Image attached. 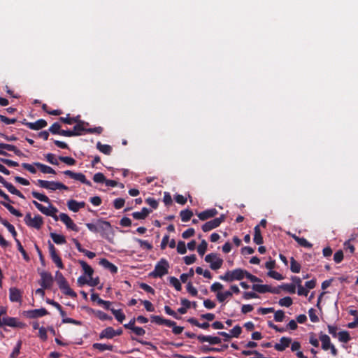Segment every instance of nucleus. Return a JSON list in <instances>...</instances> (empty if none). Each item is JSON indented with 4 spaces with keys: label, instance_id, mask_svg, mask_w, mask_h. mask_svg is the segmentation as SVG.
I'll use <instances>...</instances> for the list:
<instances>
[{
    "label": "nucleus",
    "instance_id": "1",
    "mask_svg": "<svg viewBox=\"0 0 358 358\" xmlns=\"http://www.w3.org/2000/svg\"><path fill=\"white\" fill-rule=\"evenodd\" d=\"M86 227L93 233H100L102 235L107 234L111 229L110 222L102 219L96 220L94 222L87 223Z\"/></svg>",
    "mask_w": 358,
    "mask_h": 358
},
{
    "label": "nucleus",
    "instance_id": "2",
    "mask_svg": "<svg viewBox=\"0 0 358 358\" xmlns=\"http://www.w3.org/2000/svg\"><path fill=\"white\" fill-rule=\"evenodd\" d=\"M8 326L10 327L23 328L25 324L20 322L15 317H11L6 315L4 308L0 310V327Z\"/></svg>",
    "mask_w": 358,
    "mask_h": 358
},
{
    "label": "nucleus",
    "instance_id": "3",
    "mask_svg": "<svg viewBox=\"0 0 358 358\" xmlns=\"http://www.w3.org/2000/svg\"><path fill=\"white\" fill-rule=\"evenodd\" d=\"M169 264L165 259H161L155 265L154 271L150 273L152 277L162 278L168 273Z\"/></svg>",
    "mask_w": 358,
    "mask_h": 358
},
{
    "label": "nucleus",
    "instance_id": "4",
    "mask_svg": "<svg viewBox=\"0 0 358 358\" xmlns=\"http://www.w3.org/2000/svg\"><path fill=\"white\" fill-rule=\"evenodd\" d=\"M37 184L42 188L47 189L50 191H55L57 189L68 190L69 187L59 182L48 181L44 180H38Z\"/></svg>",
    "mask_w": 358,
    "mask_h": 358
},
{
    "label": "nucleus",
    "instance_id": "5",
    "mask_svg": "<svg viewBox=\"0 0 358 358\" xmlns=\"http://www.w3.org/2000/svg\"><path fill=\"white\" fill-rule=\"evenodd\" d=\"M205 261L210 264V267L213 270H217L220 268L223 264V259H221L217 254L210 253L205 257Z\"/></svg>",
    "mask_w": 358,
    "mask_h": 358
},
{
    "label": "nucleus",
    "instance_id": "6",
    "mask_svg": "<svg viewBox=\"0 0 358 358\" xmlns=\"http://www.w3.org/2000/svg\"><path fill=\"white\" fill-rule=\"evenodd\" d=\"M24 222L30 227L39 229L43 222L41 215H37L32 217L30 213H27L24 217Z\"/></svg>",
    "mask_w": 358,
    "mask_h": 358
},
{
    "label": "nucleus",
    "instance_id": "7",
    "mask_svg": "<svg viewBox=\"0 0 358 358\" xmlns=\"http://www.w3.org/2000/svg\"><path fill=\"white\" fill-rule=\"evenodd\" d=\"M320 340L322 343V348L324 350H331V352L333 355H337V350L335 346L331 343L330 338L326 334H321L320 336Z\"/></svg>",
    "mask_w": 358,
    "mask_h": 358
},
{
    "label": "nucleus",
    "instance_id": "8",
    "mask_svg": "<svg viewBox=\"0 0 358 358\" xmlns=\"http://www.w3.org/2000/svg\"><path fill=\"white\" fill-rule=\"evenodd\" d=\"M48 249L50 252V256L52 260V262L57 265V266L61 269L64 268V265L62 261L59 256L57 255L56 248L53 245L52 243L49 242L48 243Z\"/></svg>",
    "mask_w": 358,
    "mask_h": 358
},
{
    "label": "nucleus",
    "instance_id": "9",
    "mask_svg": "<svg viewBox=\"0 0 358 358\" xmlns=\"http://www.w3.org/2000/svg\"><path fill=\"white\" fill-rule=\"evenodd\" d=\"M41 279L39 280L40 285L43 289H49L52 285L53 282V278L52 275L48 272H41Z\"/></svg>",
    "mask_w": 358,
    "mask_h": 358
},
{
    "label": "nucleus",
    "instance_id": "10",
    "mask_svg": "<svg viewBox=\"0 0 358 358\" xmlns=\"http://www.w3.org/2000/svg\"><path fill=\"white\" fill-rule=\"evenodd\" d=\"M224 215H221L220 217L215 218L209 222H206L202 226L203 231L206 232L217 227L224 220Z\"/></svg>",
    "mask_w": 358,
    "mask_h": 358
},
{
    "label": "nucleus",
    "instance_id": "11",
    "mask_svg": "<svg viewBox=\"0 0 358 358\" xmlns=\"http://www.w3.org/2000/svg\"><path fill=\"white\" fill-rule=\"evenodd\" d=\"M24 315L28 318H38L48 314L45 308L29 310L24 312Z\"/></svg>",
    "mask_w": 358,
    "mask_h": 358
},
{
    "label": "nucleus",
    "instance_id": "12",
    "mask_svg": "<svg viewBox=\"0 0 358 358\" xmlns=\"http://www.w3.org/2000/svg\"><path fill=\"white\" fill-rule=\"evenodd\" d=\"M60 220L65 224L67 228L72 229L75 231H78V227L73 222L71 218L66 213H60Z\"/></svg>",
    "mask_w": 358,
    "mask_h": 358
},
{
    "label": "nucleus",
    "instance_id": "13",
    "mask_svg": "<svg viewBox=\"0 0 358 358\" xmlns=\"http://www.w3.org/2000/svg\"><path fill=\"white\" fill-rule=\"evenodd\" d=\"M22 292L16 287H11L9 289V299L12 302L21 303Z\"/></svg>",
    "mask_w": 358,
    "mask_h": 358
},
{
    "label": "nucleus",
    "instance_id": "14",
    "mask_svg": "<svg viewBox=\"0 0 358 358\" xmlns=\"http://www.w3.org/2000/svg\"><path fill=\"white\" fill-rule=\"evenodd\" d=\"M292 343V338L288 337H282L278 343H275L274 348L278 351L285 350Z\"/></svg>",
    "mask_w": 358,
    "mask_h": 358
},
{
    "label": "nucleus",
    "instance_id": "15",
    "mask_svg": "<svg viewBox=\"0 0 358 358\" xmlns=\"http://www.w3.org/2000/svg\"><path fill=\"white\" fill-rule=\"evenodd\" d=\"M85 203L84 201L78 202L76 200L71 199L67 202L69 209L73 212H78L80 208H84Z\"/></svg>",
    "mask_w": 358,
    "mask_h": 358
},
{
    "label": "nucleus",
    "instance_id": "16",
    "mask_svg": "<svg viewBox=\"0 0 358 358\" xmlns=\"http://www.w3.org/2000/svg\"><path fill=\"white\" fill-rule=\"evenodd\" d=\"M252 289L254 291L262 294L266 292H275L274 290L271 288V287L268 285L254 284L252 286Z\"/></svg>",
    "mask_w": 358,
    "mask_h": 358
},
{
    "label": "nucleus",
    "instance_id": "17",
    "mask_svg": "<svg viewBox=\"0 0 358 358\" xmlns=\"http://www.w3.org/2000/svg\"><path fill=\"white\" fill-rule=\"evenodd\" d=\"M246 272L247 271L241 268L230 271L232 281L243 279L245 278Z\"/></svg>",
    "mask_w": 358,
    "mask_h": 358
},
{
    "label": "nucleus",
    "instance_id": "18",
    "mask_svg": "<svg viewBox=\"0 0 358 358\" xmlns=\"http://www.w3.org/2000/svg\"><path fill=\"white\" fill-rule=\"evenodd\" d=\"M217 211L215 208L208 209L198 214V217L201 220H206L208 218L213 217L216 215Z\"/></svg>",
    "mask_w": 358,
    "mask_h": 358
},
{
    "label": "nucleus",
    "instance_id": "19",
    "mask_svg": "<svg viewBox=\"0 0 358 358\" xmlns=\"http://www.w3.org/2000/svg\"><path fill=\"white\" fill-rule=\"evenodd\" d=\"M231 296L232 292H231L230 290L218 292L216 294L217 300L222 304L224 303L227 301H228Z\"/></svg>",
    "mask_w": 358,
    "mask_h": 358
},
{
    "label": "nucleus",
    "instance_id": "20",
    "mask_svg": "<svg viewBox=\"0 0 358 358\" xmlns=\"http://www.w3.org/2000/svg\"><path fill=\"white\" fill-rule=\"evenodd\" d=\"M86 125H88V123L85 122H78L77 124L73 127V130H71L73 136L81 135L83 131L87 130L85 128Z\"/></svg>",
    "mask_w": 358,
    "mask_h": 358
},
{
    "label": "nucleus",
    "instance_id": "21",
    "mask_svg": "<svg viewBox=\"0 0 358 358\" xmlns=\"http://www.w3.org/2000/svg\"><path fill=\"white\" fill-rule=\"evenodd\" d=\"M46 125L47 122L43 119L38 120L34 122L27 123L28 127L34 130H38L40 129L45 127Z\"/></svg>",
    "mask_w": 358,
    "mask_h": 358
},
{
    "label": "nucleus",
    "instance_id": "22",
    "mask_svg": "<svg viewBox=\"0 0 358 358\" xmlns=\"http://www.w3.org/2000/svg\"><path fill=\"white\" fill-rule=\"evenodd\" d=\"M115 336V330L113 328L108 327L103 330L99 334L100 338H108L110 339Z\"/></svg>",
    "mask_w": 358,
    "mask_h": 358
},
{
    "label": "nucleus",
    "instance_id": "23",
    "mask_svg": "<svg viewBox=\"0 0 358 358\" xmlns=\"http://www.w3.org/2000/svg\"><path fill=\"white\" fill-rule=\"evenodd\" d=\"M150 213V210L147 208H143L141 211L134 212L132 216L136 220L145 219Z\"/></svg>",
    "mask_w": 358,
    "mask_h": 358
},
{
    "label": "nucleus",
    "instance_id": "24",
    "mask_svg": "<svg viewBox=\"0 0 358 358\" xmlns=\"http://www.w3.org/2000/svg\"><path fill=\"white\" fill-rule=\"evenodd\" d=\"M34 165L38 168L43 173L55 174V171L50 166L40 162H35Z\"/></svg>",
    "mask_w": 358,
    "mask_h": 358
},
{
    "label": "nucleus",
    "instance_id": "25",
    "mask_svg": "<svg viewBox=\"0 0 358 358\" xmlns=\"http://www.w3.org/2000/svg\"><path fill=\"white\" fill-rule=\"evenodd\" d=\"M99 264L104 268L108 269L113 273H115L117 271V268L106 259H101L99 262Z\"/></svg>",
    "mask_w": 358,
    "mask_h": 358
},
{
    "label": "nucleus",
    "instance_id": "26",
    "mask_svg": "<svg viewBox=\"0 0 358 358\" xmlns=\"http://www.w3.org/2000/svg\"><path fill=\"white\" fill-rule=\"evenodd\" d=\"M292 237L297 242L299 245L306 248H311L313 245L309 243L306 238L297 236L295 234H292Z\"/></svg>",
    "mask_w": 358,
    "mask_h": 358
},
{
    "label": "nucleus",
    "instance_id": "27",
    "mask_svg": "<svg viewBox=\"0 0 358 358\" xmlns=\"http://www.w3.org/2000/svg\"><path fill=\"white\" fill-rule=\"evenodd\" d=\"M79 264L82 266L85 275H87L88 278H91L94 273L92 268L83 260H80Z\"/></svg>",
    "mask_w": 358,
    "mask_h": 358
},
{
    "label": "nucleus",
    "instance_id": "28",
    "mask_svg": "<svg viewBox=\"0 0 358 358\" xmlns=\"http://www.w3.org/2000/svg\"><path fill=\"white\" fill-rule=\"evenodd\" d=\"M0 203L2 204L5 208H6L8 209V210L12 215H13L16 217H19L22 216V214L19 210L15 209L13 206L10 205L8 203L4 202V201H1Z\"/></svg>",
    "mask_w": 358,
    "mask_h": 358
},
{
    "label": "nucleus",
    "instance_id": "29",
    "mask_svg": "<svg viewBox=\"0 0 358 358\" xmlns=\"http://www.w3.org/2000/svg\"><path fill=\"white\" fill-rule=\"evenodd\" d=\"M254 231H255V234H254V242L257 244V245H260L263 243V238L262 236V234H261V231H260V229H259V225H257L255 228H254Z\"/></svg>",
    "mask_w": 358,
    "mask_h": 358
},
{
    "label": "nucleus",
    "instance_id": "30",
    "mask_svg": "<svg viewBox=\"0 0 358 358\" xmlns=\"http://www.w3.org/2000/svg\"><path fill=\"white\" fill-rule=\"evenodd\" d=\"M96 148L105 155H110L112 151V148L109 145L102 144L100 142L96 143Z\"/></svg>",
    "mask_w": 358,
    "mask_h": 358
},
{
    "label": "nucleus",
    "instance_id": "31",
    "mask_svg": "<svg viewBox=\"0 0 358 358\" xmlns=\"http://www.w3.org/2000/svg\"><path fill=\"white\" fill-rule=\"evenodd\" d=\"M59 289L64 294L67 296H69L72 298H76L77 296L76 293L71 289L68 283L61 287Z\"/></svg>",
    "mask_w": 358,
    "mask_h": 358
},
{
    "label": "nucleus",
    "instance_id": "32",
    "mask_svg": "<svg viewBox=\"0 0 358 358\" xmlns=\"http://www.w3.org/2000/svg\"><path fill=\"white\" fill-rule=\"evenodd\" d=\"M4 187L11 194L17 195L20 198H24L23 194L19 190H17L11 183L7 182L6 184H5Z\"/></svg>",
    "mask_w": 358,
    "mask_h": 358
},
{
    "label": "nucleus",
    "instance_id": "33",
    "mask_svg": "<svg viewBox=\"0 0 358 358\" xmlns=\"http://www.w3.org/2000/svg\"><path fill=\"white\" fill-rule=\"evenodd\" d=\"M3 226H5L8 231L12 234L13 237L15 239L17 236V232L15 229V227L13 225L10 224L7 220L2 219V220L0 222Z\"/></svg>",
    "mask_w": 358,
    "mask_h": 358
},
{
    "label": "nucleus",
    "instance_id": "34",
    "mask_svg": "<svg viewBox=\"0 0 358 358\" xmlns=\"http://www.w3.org/2000/svg\"><path fill=\"white\" fill-rule=\"evenodd\" d=\"M50 237L56 244H64L66 243L65 237L63 235L51 233Z\"/></svg>",
    "mask_w": 358,
    "mask_h": 358
},
{
    "label": "nucleus",
    "instance_id": "35",
    "mask_svg": "<svg viewBox=\"0 0 358 358\" xmlns=\"http://www.w3.org/2000/svg\"><path fill=\"white\" fill-rule=\"evenodd\" d=\"M110 311L112 312V313L115 316V319L118 322L122 323L123 322V320L125 319V315L122 311V310H120V309L116 310V309H114V308H111Z\"/></svg>",
    "mask_w": 358,
    "mask_h": 358
},
{
    "label": "nucleus",
    "instance_id": "36",
    "mask_svg": "<svg viewBox=\"0 0 358 358\" xmlns=\"http://www.w3.org/2000/svg\"><path fill=\"white\" fill-rule=\"evenodd\" d=\"M93 348L94 349H97L101 352H103L105 350H113V346L112 345L103 344V343H94Z\"/></svg>",
    "mask_w": 358,
    "mask_h": 358
},
{
    "label": "nucleus",
    "instance_id": "37",
    "mask_svg": "<svg viewBox=\"0 0 358 358\" xmlns=\"http://www.w3.org/2000/svg\"><path fill=\"white\" fill-rule=\"evenodd\" d=\"M73 179L88 186H92L91 182L87 180L85 176L82 173H76Z\"/></svg>",
    "mask_w": 358,
    "mask_h": 358
},
{
    "label": "nucleus",
    "instance_id": "38",
    "mask_svg": "<svg viewBox=\"0 0 358 358\" xmlns=\"http://www.w3.org/2000/svg\"><path fill=\"white\" fill-rule=\"evenodd\" d=\"M31 194L35 199L39 200L40 201L48 203H50V199L46 195H45L43 194H41L37 192H32Z\"/></svg>",
    "mask_w": 358,
    "mask_h": 358
},
{
    "label": "nucleus",
    "instance_id": "39",
    "mask_svg": "<svg viewBox=\"0 0 358 358\" xmlns=\"http://www.w3.org/2000/svg\"><path fill=\"white\" fill-rule=\"evenodd\" d=\"M46 213H43V214L53 217L56 220L58 219L57 217L55 215V214L57 213V209L50 204L48 207H46Z\"/></svg>",
    "mask_w": 358,
    "mask_h": 358
},
{
    "label": "nucleus",
    "instance_id": "40",
    "mask_svg": "<svg viewBox=\"0 0 358 358\" xmlns=\"http://www.w3.org/2000/svg\"><path fill=\"white\" fill-rule=\"evenodd\" d=\"M55 275H56V280H57V282L59 288L68 283L67 281L66 280L65 278L63 276V275L59 271H57L55 273Z\"/></svg>",
    "mask_w": 358,
    "mask_h": 358
},
{
    "label": "nucleus",
    "instance_id": "41",
    "mask_svg": "<svg viewBox=\"0 0 358 358\" xmlns=\"http://www.w3.org/2000/svg\"><path fill=\"white\" fill-rule=\"evenodd\" d=\"M193 213L189 210H184L180 212V217L182 222L189 221L192 217Z\"/></svg>",
    "mask_w": 358,
    "mask_h": 358
},
{
    "label": "nucleus",
    "instance_id": "42",
    "mask_svg": "<svg viewBox=\"0 0 358 358\" xmlns=\"http://www.w3.org/2000/svg\"><path fill=\"white\" fill-rule=\"evenodd\" d=\"M337 337H338V340L341 342H343V343H347L350 339L349 334L347 331H340L338 334Z\"/></svg>",
    "mask_w": 358,
    "mask_h": 358
},
{
    "label": "nucleus",
    "instance_id": "43",
    "mask_svg": "<svg viewBox=\"0 0 358 358\" xmlns=\"http://www.w3.org/2000/svg\"><path fill=\"white\" fill-rule=\"evenodd\" d=\"M290 269L293 273H298L300 272V264L293 258H291Z\"/></svg>",
    "mask_w": 358,
    "mask_h": 358
},
{
    "label": "nucleus",
    "instance_id": "44",
    "mask_svg": "<svg viewBox=\"0 0 358 358\" xmlns=\"http://www.w3.org/2000/svg\"><path fill=\"white\" fill-rule=\"evenodd\" d=\"M170 284L175 287L177 291H180L182 289L181 284L178 278L176 277L169 278Z\"/></svg>",
    "mask_w": 358,
    "mask_h": 358
},
{
    "label": "nucleus",
    "instance_id": "45",
    "mask_svg": "<svg viewBox=\"0 0 358 358\" xmlns=\"http://www.w3.org/2000/svg\"><path fill=\"white\" fill-rule=\"evenodd\" d=\"M223 287L224 286L222 284L218 282H215L211 285L210 289L212 292H214L217 294L218 292H222Z\"/></svg>",
    "mask_w": 358,
    "mask_h": 358
},
{
    "label": "nucleus",
    "instance_id": "46",
    "mask_svg": "<svg viewBox=\"0 0 358 358\" xmlns=\"http://www.w3.org/2000/svg\"><path fill=\"white\" fill-rule=\"evenodd\" d=\"M278 303L281 306L289 307L292 304V299L289 296L280 299Z\"/></svg>",
    "mask_w": 358,
    "mask_h": 358
},
{
    "label": "nucleus",
    "instance_id": "47",
    "mask_svg": "<svg viewBox=\"0 0 358 358\" xmlns=\"http://www.w3.org/2000/svg\"><path fill=\"white\" fill-rule=\"evenodd\" d=\"M46 160L48 162H49L51 164L53 165H58L59 162L58 159L56 158L55 155L52 153H48L45 156Z\"/></svg>",
    "mask_w": 358,
    "mask_h": 358
},
{
    "label": "nucleus",
    "instance_id": "48",
    "mask_svg": "<svg viewBox=\"0 0 358 358\" xmlns=\"http://www.w3.org/2000/svg\"><path fill=\"white\" fill-rule=\"evenodd\" d=\"M207 243L205 240H203L201 243L199 245L197 248V252L201 255L203 256L207 250Z\"/></svg>",
    "mask_w": 358,
    "mask_h": 358
},
{
    "label": "nucleus",
    "instance_id": "49",
    "mask_svg": "<svg viewBox=\"0 0 358 358\" xmlns=\"http://www.w3.org/2000/svg\"><path fill=\"white\" fill-rule=\"evenodd\" d=\"M135 241L138 243L140 246L142 248L147 249V250H151L152 248V245L148 242L147 241H143L139 238H135Z\"/></svg>",
    "mask_w": 358,
    "mask_h": 358
},
{
    "label": "nucleus",
    "instance_id": "50",
    "mask_svg": "<svg viewBox=\"0 0 358 358\" xmlns=\"http://www.w3.org/2000/svg\"><path fill=\"white\" fill-rule=\"evenodd\" d=\"M177 252L179 254L183 255L187 252V246L183 241H179L177 245Z\"/></svg>",
    "mask_w": 358,
    "mask_h": 358
},
{
    "label": "nucleus",
    "instance_id": "51",
    "mask_svg": "<svg viewBox=\"0 0 358 358\" xmlns=\"http://www.w3.org/2000/svg\"><path fill=\"white\" fill-rule=\"evenodd\" d=\"M93 180L95 182L102 183V182H105L106 178L103 173H96L94 175Z\"/></svg>",
    "mask_w": 358,
    "mask_h": 358
},
{
    "label": "nucleus",
    "instance_id": "52",
    "mask_svg": "<svg viewBox=\"0 0 358 358\" xmlns=\"http://www.w3.org/2000/svg\"><path fill=\"white\" fill-rule=\"evenodd\" d=\"M267 275L269 277H271V278H273L275 280H281L283 279L282 275L280 273H279L278 272L275 271H272V270L269 271L268 272Z\"/></svg>",
    "mask_w": 358,
    "mask_h": 358
},
{
    "label": "nucleus",
    "instance_id": "53",
    "mask_svg": "<svg viewBox=\"0 0 358 358\" xmlns=\"http://www.w3.org/2000/svg\"><path fill=\"white\" fill-rule=\"evenodd\" d=\"M241 327L240 326L236 325L232 329H231L230 334L231 337L237 338L241 334Z\"/></svg>",
    "mask_w": 358,
    "mask_h": 358
},
{
    "label": "nucleus",
    "instance_id": "54",
    "mask_svg": "<svg viewBox=\"0 0 358 358\" xmlns=\"http://www.w3.org/2000/svg\"><path fill=\"white\" fill-rule=\"evenodd\" d=\"M59 159L70 166L74 165L76 164V160L70 157H59Z\"/></svg>",
    "mask_w": 358,
    "mask_h": 358
},
{
    "label": "nucleus",
    "instance_id": "55",
    "mask_svg": "<svg viewBox=\"0 0 358 358\" xmlns=\"http://www.w3.org/2000/svg\"><path fill=\"white\" fill-rule=\"evenodd\" d=\"M285 318L284 311L279 310L275 312L274 319L276 322H282Z\"/></svg>",
    "mask_w": 358,
    "mask_h": 358
},
{
    "label": "nucleus",
    "instance_id": "56",
    "mask_svg": "<svg viewBox=\"0 0 358 358\" xmlns=\"http://www.w3.org/2000/svg\"><path fill=\"white\" fill-rule=\"evenodd\" d=\"M22 166L24 169H26L27 171H29L33 174L36 173V169L35 168L36 166L34 165V163L33 164L23 163Z\"/></svg>",
    "mask_w": 358,
    "mask_h": 358
},
{
    "label": "nucleus",
    "instance_id": "57",
    "mask_svg": "<svg viewBox=\"0 0 358 358\" xmlns=\"http://www.w3.org/2000/svg\"><path fill=\"white\" fill-rule=\"evenodd\" d=\"M38 336L43 341L48 339L47 329L45 327H42L39 329Z\"/></svg>",
    "mask_w": 358,
    "mask_h": 358
},
{
    "label": "nucleus",
    "instance_id": "58",
    "mask_svg": "<svg viewBox=\"0 0 358 358\" xmlns=\"http://www.w3.org/2000/svg\"><path fill=\"white\" fill-rule=\"evenodd\" d=\"M21 345H22V342L20 341H19L17 342L16 346L14 348L12 353L10 354L11 357L15 358L19 355Z\"/></svg>",
    "mask_w": 358,
    "mask_h": 358
},
{
    "label": "nucleus",
    "instance_id": "59",
    "mask_svg": "<svg viewBox=\"0 0 358 358\" xmlns=\"http://www.w3.org/2000/svg\"><path fill=\"white\" fill-rule=\"evenodd\" d=\"M243 297L246 299H257L259 298V296L253 292H245L243 293Z\"/></svg>",
    "mask_w": 358,
    "mask_h": 358
},
{
    "label": "nucleus",
    "instance_id": "60",
    "mask_svg": "<svg viewBox=\"0 0 358 358\" xmlns=\"http://www.w3.org/2000/svg\"><path fill=\"white\" fill-rule=\"evenodd\" d=\"M194 234V229L193 228H189L182 234L183 238H188L193 236Z\"/></svg>",
    "mask_w": 358,
    "mask_h": 358
},
{
    "label": "nucleus",
    "instance_id": "61",
    "mask_svg": "<svg viewBox=\"0 0 358 358\" xmlns=\"http://www.w3.org/2000/svg\"><path fill=\"white\" fill-rule=\"evenodd\" d=\"M184 262L187 265H190L195 262L196 257L194 255H192L189 256H185L184 258Z\"/></svg>",
    "mask_w": 358,
    "mask_h": 358
},
{
    "label": "nucleus",
    "instance_id": "62",
    "mask_svg": "<svg viewBox=\"0 0 358 358\" xmlns=\"http://www.w3.org/2000/svg\"><path fill=\"white\" fill-rule=\"evenodd\" d=\"M60 124L59 123H54L49 129L50 131L52 134H59L61 131Z\"/></svg>",
    "mask_w": 358,
    "mask_h": 358
},
{
    "label": "nucleus",
    "instance_id": "63",
    "mask_svg": "<svg viewBox=\"0 0 358 358\" xmlns=\"http://www.w3.org/2000/svg\"><path fill=\"white\" fill-rule=\"evenodd\" d=\"M187 290L191 295L194 296H196L198 294L197 289L194 287H193L191 282H189L187 284Z\"/></svg>",
    "mask_w": 358,
    "mask_h": 358
},
{
    "label": "nucleus",
    "instance_id": "64",
    "mask_svg": "<svg viewBox=\"0 0 358 358\" xmlns=\"http://www.w3.org/2000/svg\"><path fill=\"white\" fill-rule=\"evenodd\" d=\"M124 205V200L121 198H118L115 199L114 201V206L116 209L122 208Z\"/></svg>",
    "mask_w": 358,
    "mask_h": 358
}]
</instances>
